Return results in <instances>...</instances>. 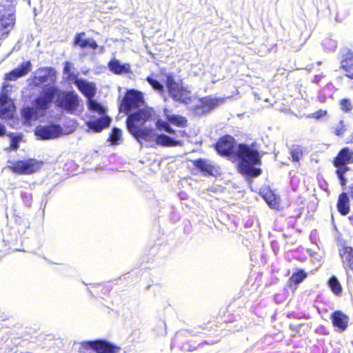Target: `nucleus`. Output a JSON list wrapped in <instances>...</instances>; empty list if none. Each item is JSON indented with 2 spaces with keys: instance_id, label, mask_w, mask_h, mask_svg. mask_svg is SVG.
<instances>
[{
  "instance_id": "obj_15",
  "label": "nucleus",
  "mask_w": 353,
  "mask_h": 353,
  "mask_svg": "<svg viewBox=\"0 0 353 353\" xmlns=\"http://www.w3.org/2000/svg\"><path fill=\"white\" fill-rule=\"evenodd\" d=\"M222 99L213 98L212 97H205L200 99L199 105L196 108H201L202 112H208L216 107L220 103H223Z\"/></svg>"
},
{
  "instance_id": "obj_45",
  "label": "nucleus",
  "mask_w": 353,
  "mask_h": 353,
  "mask_svg": "<svg viewBox=\"0 0 353 353\" xmlns=\"http://www.w3.org/2000/svg\"><path fill=\"white\" fill-rule=\"evenodd\" d=\"M349 194L350 196L353 198V184L350 185L349 186Z\"/></svg>"
},
{
  "instance_id": "obj_30",
  "label": "nucleus",
  "mask_w": 353,
  "mask_h": 353,
  "mask_svg": "<svg viewBox=\"0 0 353 353\" xmlns=\"http://www.w3.org/2000/svg\"><path fill=\"white\" fill-rule=\"evenodd\" d=\"M264 199L270 207H271L272 208H276L279 207L278 198L274 194H272L271 192L269 193H267L265 194V196H264Z\"/></svg>"
},
{
  "instance_id": "obj_23",
  "label": "nucleus",
  "mask_w": 353,
  "mask_h": 353,
  "mask_svg": "<svg viewBox=\"0 0 353 353\" xmlns=\"http://www.w3.org/2000/svg\"><path fill=\"white\" fill-rule=\"evenodd\" d=\"M328 285L332 292L336 295H339L342 292L341 285L335 276H332L328 280Z\"/></svg>"
},
{
  "instance_id": "obj_35",
  "label": "nucleus",
  "mask_w": 353,
  "mask_h": 353,
  "mask_svg": "<svg viewBox=\"0 0 353 353\" xmlns=\"http://www.w3.org/2000/svg\"><path fill=\"white\" fill-rule=\"evenodd\" d=\"M340 106L341 109L345 112H349L353 109V105L347 99H343L341 100Z\"/></svg>"
},
{
  "instance_id": "obj_21",
  "label": "nucleus",
  "mask_w": 353,
  "mask_h": 353,
  "mask_svg": "<svg viewBox=\"0 0 353 353\" xmlns=\"http://www.w3.org/2000/svg\"><path fill=\"white\" fill-rule=\"evenodd\" d=\"M110 70L117 74L127 73L130 70L129 64H121L117 59H112L108 63Z\"/></svg>"
},
{
  "instance_id": "obj_46",
  "label": "nucleus",
  "mask_w": 353,
  "mask_h": 353,
  "mask_svg": "<svg viewBox=\"0 0 353 353\" xmlns=\"http://www.w3.org/2000/svg\"><path fill=\"white\" fill-rule=\"evenodd\" d=\"M179 133L180 134L181 136H183V134L185 133L184 131H179Z\"/></svg>"
},
{
  "instance_id": "obj_34",
  "label": "nucleus",
  "mask_w": 353,
  "mask_h": 353,
  "mask_svg": "<svg viewBox=\"0 0 353 353\" xmlns=\"http://www.w3.org/2000/svg\"><path fill=\"white\" fill-rule=\"evenodd\" d=\"M85 34L84 32L79 33L76 35L74 39V44L80 46L82 48L88 47L89 39H83L82 36Z\"/></svg>"
},
{
  "instance_id": "obj_41",
  "label": "nucleus",
  "mask_w": 353,
  "mask_h": 353,
  "mask_svg": "<svg viewBox=\"0 0 353 353\" xmlns=\"http://www.w3.org/2000/svg\"><path fill=\"white\" fill-rule=\"evenodd\" d=\"M88 47H90L93 50H96L98 47V45L94 39H89V41L88 43Z\"/></svg>"
},
{
  "instance_id": "obj_14",
  "label": "nucleus",
  "mask_w": 353,
  "mask_h": 353,
  "mask_svg": "<svg viewBox=\"0 0 353 353\" xmlns=\"http://www.w3.org/2000/svg\"><path fill=\"white\" fill-rule=\"evenodd\" d=\"M30 69L31 63L30 61L23 62L19 67L8 73L6 76V79L8 81H15L18 78L23 77L28 74Z\"/></svg>"
},
{
  "instance_id": "obj_22",
  "label": "nucleus",
  "mask_w": 353,
  "mask_h": 353,
  "mask_svg": "<svg viewBox=\"0 0 353 353\" xmlns=\"http://www.w3.org/2000/svg\"><path fill=\"white\" fill-rule=\"evenodd\" d=\"M341 67L345 70L346 76L353 79V53H348L341 61Z\"/></svg>"
},
{
  "instance_id": "obj_3",
  "label": "nucleus",
  "mask_w": 353,
  "mask_h": 353,
  "mask_svg": "<svg viewBox=\"0 0 353 353\" xmlns=\"http://www.w3.org/2000/svg\"><path fill=\"white\" fill-rule=\"evenodd\" d=\"M79 97L72 91H62L58 89L55 105L68 114H75L79 106Z\"/></svg>"
},
{
  "instance_id": "obj_12",
  "label": "nucleus",
  "mask_w": 353,
  "mask_h": 353,
  "mask_svg": "<svg viewBox=\"0 0 353 353\" xmlns=\"http://www.w3.org/2000/svg\"><path fill=\"white\" fill-rule=\"evenodd\" d=\"M38 72L39 74L34 77L36 85L53 82L55 79V72L51 68H41Z\"/></svg>"
},
{
  "instance_id": "obj_43",
  "label": "nucleus",
  "mask_w": 353,
  "mask_h": 353,
  "mask_svg": "<svg viewBox=\"0 0 353 353\" xmlns=\"http://www.w3.org/2000/svg\"><path fill=\"white\" fill-rule=\"evenodd\" d=\"M164 131L169 134L174 133V130L169 125L167 126V128H165V130Z\"/></svg>"
},
{
  "instance_id": "obj_29",
  "label": "nucleus",
  "mask_w": 353,
  "mask_h": 353,
  "mask_svg": "<svg viewBox=\"0 0 353 353\" xmlns=\"http://www.w3.org/2000/svg\"><path fill=\"white\" fill-rule=\"evenodd\" d=\"M37 114V112L34 108L27 106L21 110V116L26 121H30Z\"/></svg>"
},
{
  "instance_id": "obj_8",
  "label": "nucleus",
  "mask_w": 353,
  "mask_h": 353,
  "mask_svg": "<svg viewBox=\"0 0 353 353\" xmlns=\"http://www.w3.org/2000/svg\"><path fill=\"white\" fill-rule=\"evenodd\" d=\"M58 88L49 86L43 89L34 100V106L39 110H46L49 108L53 100L57 99Z\"/></svg>"
},
{
  "instance_id": "obj_40",
  "label": "nucleus",
  "mask_w": 353,
  "mask_h": 353,
  "mask_svg": "<svg viewBox=\"0 0 353 353\" xmlns=\"http://www.w3.org/2000/svg\"><path fill=\"white\" fill-rule=\"evenodd\" d=\"M327 112L325 110H319L315 112H314L312 114V117L316 118V119H320L322 117L325 116Z\"/></svg>"
},
{
  "instance_id": "obj_9",
  "label": "nucleus",
  "mask_w": 353,
  "mask_h": 353,
  "mask_svg": "<svg viewBox=\"0 0 353 353\" xmlns=\"http://www.w3.org/2000/svg\"><path fill=\"white\" fill-rule=\"evenodd\" d=\"M61 133L62 128L58 125L39 126L35 130V135L43 140L57 138Z\"/></svg>"
},
{
  "instance_id": "obj_20",
  "label": "nucleus",
  "mask_w": 353,
  "mask_h": 353,
  "mask_svg": "<svg viewBox=\"0 0 353 353\" xmlns=\"http://www.w3.org/2000/svg\"><path fill=\"white\" fill-rule=\"evenodd\" d=\"M337 208L339 212L342 215H346L350 212V201L347 194L345 192L341 193L338 199Z\"/></svg>"
},
{
  "instance_id": "obj_47",
  "label": "nucleus",
  "mask_w": 353,
  "mask_h": 353,
  "mask_svg": "<svg viewBox=\"0 0 353 353\" xmlns=\"http://www.w3.org/2000/svg\"><path fill=\"white\" fill-rule=\"evenodd\" d=\"M68 70L69 69H68V66L65 65V68H64V71L65 72V71H68Z\"/></svg>"
},
{
  "instance_id": "obj_10",
  "label": "nucleus",
  "mask_w": 353,
  "mask_h": 353,
  "mask_svg": "<svg viewBox=\"0 0 353 353\" xmlns=\"http://www.w3.org/2000/svg\"><path fill=\"white\" fill-rule=\"evenodd\" d=\"M234 139L232 137L227 135L221 138L216 144V150L219 154L228 156L233 152Z\"/></svg>"
},
{
  "instance_id": "obj_28",
  "label": "nucleus",
  "mask_w": 353,
  "mask_h": 353,
  "mask_svg": "<svg viewBox=\"0 0 353 353\" xmlns=\"http://www.w3.org/2000/svg\"><path fill=\"white\" fill-rule=\"evenodd\" d=\"M290 154L292 161L294 162H298L303 155L301 147L298 145H292L290 148Z\"/></svg>"
},
{
  "instance_id": "obj_31",
  "label": "nucleus",
  "mask_w": 353,
  "mask_h": 353,
  "mask_svg": "<svg viewBox=\"0 0 353 353\" xmlns=\"http://www.w3.org/2000/svg\"><path fill=\"white\" fill-rule=\"evenodd\" d=\"M307 276L306 272L303 270H299L296 272H294L291 277L290 281L296 284H299L303 281V279Z\"/></svg>"
},
{
  "instance_id": "obj_38",
  "label": "nucleus",
  "mask_w": 353,
  "mask_h": 353,
  "mask_svg": "<svg viewBox=\"0 0 353 353\" xmlns=\"http://www.w3.org/2000/svg\"><path fill=\"white\" fill-rule=\"evenodd\" d=\"M168 125L167 122L161 119H158L156 123V126L159 130H165Z\"/></svg>"
},
{
  "instance_id": "obj_19",
  "label": "nucleus",
  "mask_w": 353,
  "mask_h": 353,
  "mask_svg": "<svg viewBox=\"0 0 353 353\" xmlns=\"http://www.w3.org/2000/svg\"><path fill=\"white\" fill-rule=\"evenodd\" d=\"M333 325L341 330H345L348 323V316L341 311H336L332 314Z\"/></svg>"
},
{
  "instance_id": "obj_27",
  "label": "nucleus",
  "mask_w": 353,
  "mask_h": 353,
  "mask_svg": "<svg viewBox=\"0 0 353 353\" xmlns=\"http://www.w3.org/2000/svg\"><path fill=\"white\" fill-rule=\"evenodd\" d=\"M88 99V108L90 110L97 112L101 115L105 114V109L100 103L92 99Z\"/></svg>"
},
{
  "instance_id": "obj_1",
  "label": "nucleus",
  "mask_w": 353,
  "mask_h": 353,
  "mask_svg": "<svg viewBox=\"0 0 353 353\" xmlns=\"http://www.w3.org/2000/svg\"><path fill=\"white\" fill-rule=\"evenodd\" d=\"M151 117L150 111L141 109L137 112L128 116L126 125L129 132L141 143V141L149 143H155L157 145L170 147L181 145V142L170 137L161 134L157 135L155 130L152 128H143L144 123Z\"/></svg>"
},
{
  "instance_id": "obj_26",
  "label": "nucleus",
  "mask_w": 353,
  "mask_h": 353,
  "mask_svg": "<svg viewBox=\"0 0 353 353\" xmlns=\"http://www.w3.org/2000/svg\"><path fill=\"white\" fill-rule=\"evenodd\" d=\"M334 166L337 168L336 172L339 179L341 181V185H345L346 179L344 177V174L349 170V168L345 164L338 165Z\"/></svg>"
},
{
  "instance_id": "obj_13",
  "label": "nucleus",
  "mask_w": 353,
  "mask_h": 353,
  "mask_svg": "<svg viewBox=\"0 0 353 353\" xmlns=\"http://www.w3.org/2000/svg\"><path fill=\"white\" fill-rule=\"evenodd\" d=\"M75 84L79 90L88 98L92 99L96 93L95 85L83 79H78Z\"/></svg>"
},
{
  "instance_id": "obj_18",
  "label": "nucleus",
  "mask_w": 353,
  "mask_h": 353,
  "mask_svg": "<svg viewBox=\"0 0 353 353\" xmlns=\"http://www.w3.org/2000/svg\"><path fill=\"white\" fill-rule=\"evenodd\" d=\"M353 163V152L348 148H343L334 161V165Z\"/></svg>"
},
{
  "instance_id": "obj_11",
  "label": "nucleus",
  "mask_w": 353,
  "mask_h": 353,
  "mask_svg": "<svg viewBox=\"0 0 353 353\" xmlns=\"http://www.w3.org/2000/svg\"><path fill=\"white\" fill-rule=\"evenodd\" d=\"M14 105L12 101L5 94L0 97V118L7 119L12 116Z\"/></svg>"
},
{
  "instance_id": "obj_17",
  "label": "nucleus",
  "mask_w": 353,
  "mask_h": 353,
  "mask_svg": "<svg viewBox=\"0 0 353 353\" xmlns=\"http://www.w3.org/2000/svg\"><path fill=\"white\" fill-rule=\"evenodd\" d=\"M339 255L343 266L353 270V248L350 246H343L339 249Z\"/></svg>"
},
{
  "instance_id": "obj_7",
  "label": "nucleus",
  "mask_w": 353,
  "mask_h": 353,
  "mask_svg": "<svg viewBox=\"0 0 353 353\" xmlns=\"http://www.w3.org/2000/svg\"><path fill=\"white\" fill-rule=\"evenodd\" d=\"M143 93L135 90H130L127 92L123 97L121 108L129 114V112L133 109L139 108L143 104Z\"/></svg>"
},
{
  "instance_id": "obj_2",
  "label": "nucleus",
  "mask_w": 353,
  "mask_h": 353,
  "mask_svg": "<svg viewBox=\"0 0 353 353\" xmlns=\"http://www.w3.org/2000/svg\"><path fill=\"white\" fill-rule=\"evenodd\" d=\"M236 154L239 159V172L252 177L261 174V170L254 166L261 164V157L254 144H239Z\"/></svg>"
},
{
  "instance_id": "obj_6",
  "label": "nucleus",
  "mask_w": 353,
  "mask_h": 353,
  "mask_svg": "<svg viewBox=\"0 0 353 353\" xmlns=\"http://www.w3.org/2000/svg\"><path fill=\"white\" fill-rule=\"evenodd\" d=\"M43 163L34 159L10 162L8 168L19 174H31L41 168Z\"/></svg>"
},
{
  "instance_id": "obj_37",
  "label": "nucleus",
  "mask_w": 353,
  "mask_h": 353,
  "mask_svg": "<svg viewBox=\"0 0 353 353\" xmlns=\"http://www.w3.org/2000/svg\"><path fill=\"white\" fill-rule=\"evenodd\" d=\"M323 46L329 50H334L336 46V42L330 39H326L323 42Z\"/></svg>"
},
{
  "instance_id": "obj_24",
  "label": "nucleus",
  "mask_w": 353,
  "mask_h": 353,
  "mask_svg": "<svg viewBox=\"0 0 353 353\" xmlns=\"http://www.w3.org/2000/svg\"><path fill=\"white\" fill-rule=\"evenodd\" d=\"M168 121L170 123L179 127H185L187 123V120L183 117L176 114H172L170 117H168Z\"/></svg>"
},
{
  "instance_id": "obj_4",
  "label": "nucleus",
  "mask_w": 353,
  "mask_h": 353,
  "mask_svg": "<svg viewBox=\"0 0 353 353\" xmlns=\"http://www.w3.org/2000/svg\"><path fill=\"white\" fill-rule=\"evenodd\" d=\"M166 87L168 90L169 95L175 101L188 104L191 101L190 91L179 83L176 82L174 77L169 74L167 76Z\"/></svg>"
},
{
  "instance_id": "obj_42",
  "label": "nucleus",
  "mask_w": 353,
  "mask_h": 353,
  "mask_svg": "<svg viewBox=\"0 0 353 353\" xmlns=\"http://www.w3.org/2000/svg\"><path fill=\"white\" fill-rule=\"evenodd\" d=\"M163 114L166 117V119L168 120V117H170L172 114H170V110L168 108L163 109Z\"/></svg>"
},
{
  "instance_id": "obj_39",
  "label": "nucleus",
  "mask_w": 353,
  "mask_h": 353,
  "mask_svg": "<svg viewBox=\"0 0 353 353\" xmlns=\"http://www.w3.org/2000/svg\"><path fill=\"white\" fill-rule=\"evenodd\" d=\"M20 141V137H13L11 139L10 147L12 150H17L19 147V142Z\"/></svg>"
},
{
  "instance_id": "obj_44",
  "label": "nucleus",
  "mask_w": 353,
  "mask_h": 353,
  "mask_svg": "<svg viewBox=\"0 0 353 353\" xmlns=\"http://www.w3.org/2000/svg\"><path fill=\"white\" fill-rule=\"evenodd\" d=\"M6 132V128L3 125L0 123V135H3Z\"/></svg>"
},
{
  "instance_id": "obj_33",
  "label": "nucleus",
  "mask_w": 353,
  "mask_h": 353,
  "mask_svg": "<svg viewBox=\"0 0 353 353\" xmlns=\"http://www.w3.org/2000/svg\"><path fill=\"white\" fill-rule=\"evenodd\" d=\"M121 130L114 128L112 129V133L109 138V141L112 143V144H118V141L121 139Z\"/></svg>"
},
{
  "instance_id": "obj_32",
  "label": "nucleus",
  "mask_w": 353,
  "mask_h": 353,
  "mask_svg": "<svg viewBox=\"0 0 353 353\" xmlns=\"http://www.w3.org/2000/svg\"><path fill=\"white\" fill-rule=\"evenodd\" d=\"M148 83L153 88L154 90L160 93H163L164 90L163 85L157 79H153L152 77H148L146 79Z\"/></svg>"
},
{
  "instance_id": "obj_36",
  "label": "nucleus",
  "mask_w": 353,
  "mask_h": 353,
  "mask_svg": "<svg viewBox=\"0 0 353 353\" xmlns=\"http://www.w3.org/2000/svg\"><path fill=\"white\" fill-rule=\"evenodd\" d=\"M345 132V123L343 120H341L339 123L334 127V134L337 136H341Z\"/></svg>"
},
{
  "instance_id": "obj_16",
  "label": "nucleus",
  "mask_w": 353,
  "mask_h": 353,
  "mask_svg": "<svg viewBox=\"0 0 353 353\" xmlns=\"http://www.w3.org/2000/svg\"><path fill=\"white\" fill-rule=\"evenodd\" d=\"M111 119L108 116H102L101 117L90 121L86 123L90 130L95 132H101L103 128H107L110 124Z\"/></svg>"
},
{
  "instance_id": "obj_5",
  "label": "nucleus",
  "mask_w": 353,
  "mask_h": 353,
  "mask_svg": "<svg viewBox=\"0 0 353 353\" xmlns=\"http://www.w3.org/2000/svg\"><path fill=\"white\" fill-rule=\"evenodd\" d=\"M91 350L97 353H118L119 347L106 340L88 341L81 344V352L90 353Z\"/></svg>"
},
{
  "instance_id": "obj_25",
  "label": "nucleus",
  "mask_w": 353,
  "mask_h": 353,
  "mask_svg": "<svg viewBox=\"0 0 353 353\" xmlns=\"http://www.w3.org/2000/svg\"><path fill=\"white\" fill-rule=\"evenodd\" d=\"M194 165L198 169L201 170L204 172L210 173L212 172V166L206 160H196L194 162Z\"/></svg>"
}]
</instances>
